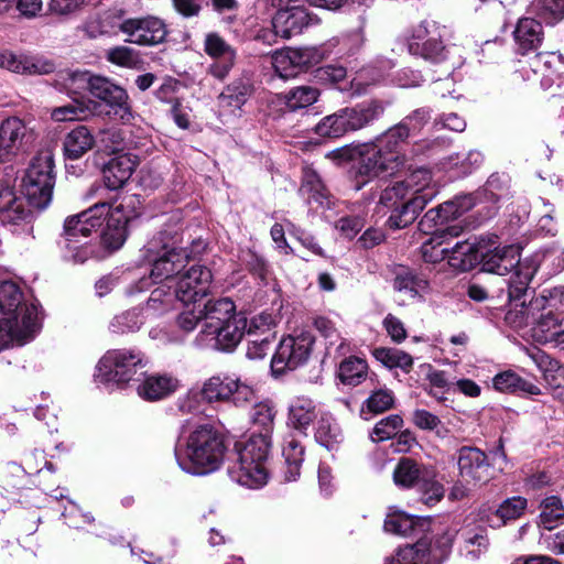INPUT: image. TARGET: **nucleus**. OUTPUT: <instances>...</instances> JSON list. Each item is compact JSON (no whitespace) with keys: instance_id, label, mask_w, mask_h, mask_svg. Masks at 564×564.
I'll return each instance as SVG.
<instances>
[{"instance_id":"680f3d73","label":"nucleus","mask_w":564,"mask_h":564,"mask_svg":"<svg viewBox=\"0 0 564 564\" xmlns=\"http://www.w3.org/2000/svg\"><path fill=\"white\" fill-rule=\"evenodd\" d=\"M525 508L527 499L522 497L517 496L506 499L496 510V517L499 519L498 525L519 518Z\"/></svg>"},{"instance_id":"0e129e2a","label":"nucleus","mask_w":564,"mask_h":564,"mask_svg":"<svg viewBox=\"0 0 564 564\" xmlns=\"http://www.w3.org/2000/svg\"><path fill=\"white\" fill-rule=\"evenodd\" d=\"M90 113V110L82 102L74 100L68 105L56 107L52 110L53 120L62 122L68 120H83Z\"/></svg>"},{"instance_id":"de8ad7c7","label":"nucleus","mask_w":564,"mask_h":564,"mask_svg":"<svg viewBox=\"0 0 564 564\" xmlns=\"http://www.w3.org/2000/svg\"><path fill=\"white\" fill-rule=\"evenodd\" d=\"M529 11L549 24H555L564 19V0H533Z\"/></svg>"},{"instance_id":"9d476101","label":"nucleus","mask_w":564,"mask_h":564,"mask_svg":"<svg viewBox=\"0 0 564 564\" xmlns=\"http://www.w3.org/2000/svg\"><path fill=\"white\" fill-rule=\"evenodd\" d=\"M315 338L308 330L295 332L283 337L271 360L273 375L281 376L305 365L311 357Z\"/></svg>"},{"instance_id":"f8f14e48","label":"nucleus","mask_w":564,"mask_h":564,"mask_svg":"<svg viewBox=\"0 0 564 564\" xmlns=\"http://www.w3.org/2000/svg\"><path fill=\"white\" fill-rule=\"evenodd\" d=\"M458 217H460V213L453 199L441 204L436 208L427 210L419 223L420 230L423 234L431 236V238L423 245L449 243L447 237H458L460 234V228L458 226L444 227L447 221Z\"/></svg>"},{"instance_id":"1a4fd4ad","label":"nucleus","mask_w":564,"mask_h":564,"mask_svg":"<svg viewBox=\"0 0 564 564\" xmlns=\"http://www.w3.org/2000/svg\"><path fill=\"white\" fill-rule=\"evenodd\" d=\"M452 543L453 539L448 533L434 541L423 538L413 544L399 547L393 555L386 558L384 564H442Z\"/></svg>"},{"instance_id":"20e7f679","label":"nucleus","mask_w":564,"mask_h":564,"mask_svg":"<svg viewBox=\"0 0 564 564\" xmlns=\"http://www.w3.org/2000/svg\"><path fill=\"white\" fill-rule=\"evenodd\" d=\"M225 452L221 434L213 426L204 424L189 433L184 447L175 448V458L185 473L206 475L221 466Z\"/></svg>"},{"instance_id":"ddd939ff","label":"nucleus","mask_w":564,"mask_h":564,"mask_svg":"<svg viewBox=\"0 0 564 564\" xmlns=\"http://www.w3.org/2000/svg\"><path fill=\"white\" fill-rule=\"evenodd\" d=\"M246 329L247 318L240 314L221 325L203 327L197 336V341L205 348L230 351L240 343Z\"/></svg>"},{"instance_id":"aec40b11","label":"nucleus","mask_w":564,"mask_h":564,"mask_svg":"<svg viewBox=\"0 0 564 564\" xmlns=\"http://www.w3.org/2000/svg\"><path fill=\"white\" fill-rule=\"evenodd\" d=\"M213 280L212 272L204 265H193L180 274L174 296L185 305L196 303L205 297Z\"/></svg>"},{"instance_id":"774afa93","label":"nucleus","mask_w":564,"mask_h":564,"mask_svg":"<svg viewBox=\"0 0 564 564\" xmlns=\"http://www.w3.org/2000/svg\"><path fill=\"white\" fill-rule=\"evenodd\" d=\"M98 140L102 149L109 153L118 154L124 150V134L118 128L104 129L98 134Z\"/></svg>"},{"instance_id":"39448f33","label":"nucleus","mask_w":564,"mask_h":564,"mask_svg":"<svg viewBox=\"0 0 564 564\" xmlns=\"http://www.w3.org/2000/svg\"><path fill=\"white\" fill-rule=\"evenodd\" d=\"M271 445L267 436H250L236 444V458L228 467L229 477L250 489L263 487L269 479L267 460Z\"/></svg>"},{"instance_id":"79ce46f5","label":"nucleus","mask_w":564,"mask_h":564,"mask_svg":"<svg viewBox=\"0 0 564 564\" xmlns=\"http://www.w3.org/2000/svg\"><path fill=\"white\" fill-rule=\"evenodd\" d=\"M393 288L398 292L405 293L410 297H422L429 291V282L426 279L417 276L412 271L402 270L397 273Z\"/></svg>"},{"instance_id":"393cba45","label":"nucleus","mask_w":564,"mask_h":564,"mask_svg":"<svg viewBox=\"0 0 564 564\" xmlns=\"http://www.w3.org/2000/svg\"><path fill=\"white\" fill-rule=\"evenodd\" d=\"M512 35L517 52L522 55L538 50L544 40V31L541 22L528 17L518 20Z\"/></svg>"},{"instance_id":"423d86ee","label":"nucleus","mask_w":564,"mask_h":564,"mask_svg":"<svg viewBox=\"0 0 564 564\" xmlns=\"http://www.w3.org/2000/svg\"><path fill=\"white\" fill-rule=\"evenodd\" d=\"M525 300L524 306L518 302L510 303L511 308L506 314V321L514 328H522L532 323L531 336L539 344H554L564 327V316L543 305L536 310L531 308V296Z\"/></svg>"},{"instance_id":"6e6552de","label":"nucleus","mask_w":564,"mask_h":564,"mask_svg":"<svg viewBox=\"0 0 564 564\" xmlns=\"http://www.w3.org/2000/svg\"><path fill=\"white\" fill-rule=\"evenodd\" d=\"M55 185L54 160L44 154L33 159L22 180V193L29 204L35 208H46L53 196Z\"/></svg>"},{"instance_id":"49530a36","label":"nucleus","mask_w":564,"mask_h":564,"mask_svg":"<svg viewBox=\"0 0 564 564\" xmlns=\"http://www.w3.org/2000/svg\"><path fill=\"white\" fill-rule=\"evenodd\" d=\"M319 90L312 86H297L283 95L285 107L291 111L306 108L317 101Z\"/></svg>"},{"instance_id":"6e6d98bb","label":"nucleus","mask_w":564,"mask_h":564,"mask_svg":"<svg viewBox=\"0 0 564 564\" xmlns=\"http://www.w3.org/2000/svg\"><path fill=\"white\" fill-rule=\"evenodd\" d=\"M403 419L399 414H391L376 423L370 433L372 442L380 443L393 438L402 429Z\"/></svg>"},{"instance_id":"2eb2a0df","label":"nucleus","mask_w":564,"mask_h":564,"mask_svg":"<svg viewBox=\"0 0 564 564\" xmlns=\"http://www.w3.org/2000/svg\"><path fill=\"white\" fill-rule=\"evenodd\" d=\"M322 58L323 54L316 47H289L272 54V66L279 77L290 79L317 65Z\"/></svg>"},{"instance_id":"7ed1b4c3","label":"nucleus","mask_w":564,"mask_h":564,"mask_svg":"<svg viewBox=\"0 0 564 564\" xmlns=\"http://www.w3.org/2000/svg\"><path fill=\"white\" fill-rule=\"evenodd\" d=\"M431 180L432 176L429 170L419 169L406 181L398 182L382 192L380 203L388 207L397 205L411 192V197L400 207L393 209L388 219L390 228H404L415 220L417 214L435 196V189L430 187Z\"/></svg>"},{"instance_id":"c9c22d12","label":"nucleus","mask_w":564,"mask_h":564,"mask_svg":"<svg viewBox=\"0 0 564 564\" xmlns=\"http://www.w3.org/2000/svg\"><path fill=\"white\" fill-rule=\"evenodd\" d=\"M425 521L405 512L389 513L384 521V530L389 533L409 536L423 530Z\"/></svg>"},{"instance_id":"13d9d810","label":"nucleus","mask_w":564,"mask_h":564,"mask_svg":"<svg viewBox=\"0 0 564 564\" xmlns=\"http://www.w3.org/2000/svg\"><path fill=\"white\" fill-rule=\"evenodd\" d=\"M543 305L564 316V285L555 286L544 291L542 295L531 299L532 310L543 307Z\"/></svg>"},{"instance_id":"58836bf2","label":"nucleus","mask_w":564,"mask_h":564,"mask_svg":"<svg viewBox=\"0 0 564 564\" xmlns=\"http://www.w3.org/2000/svg\"><path fill=\"white\" fill-rule=\"evenodd\" d=\"M276 411L270 401L256 403L251 410L250 419L253 427L259 429V433L253 432L250 436H267L269 445H271V434L274 426Z\"/></svg>"},{"instance_id":"e2e57ef3","label":"nucleus","mask_w":564,"mask_h":564,"mask_svg":"<svg viewBox=\"0 0 564 564\" xmlns=\"http://www.w3.org/2000/svg\"><path fill=\"white\" fill-rule=\"evenodd\" d=\"M275 318L271 313L262 312L247 321L246 333L250 337H262L268 334H274Z\"/></svg>"},{"instance_id":"cd10ccee","label":"nucleus","mask_w":564,"mask_h":564,"mask_svg":"<svg viewBox=\"0 0 564 564\" xmlns=\"http://www.w3.org/2000/svg\"><path fill=\"white\" fill-rule=\"evenodd\" d=\"M384 111L380 101L370 100L354 107L343 108L348 132L361 130L378 120Z\"/></svg>"},{"instance_id":"4d7b16f0","label":"nucleus","mask_w":564,"mask_h":564,"mask_svg":"<svg viewBox=\"0 0 564 564\" xmlns=\"http://www.w3.org/2000/svg\"><path fill=\"white\" fill-rule=\"evenodd\" d=\"M174 297L163 286H159L152 291L145 306L141 310L148 313V316L161 315L172 308Z\"/></svg>"},{"instance_id":"5fc2aeb1","label":"nucleus","mask_w":564,"mask_h":564,"mask_svg":"<svg viewBox=\"0 0 564 564\" xmlns=\"http://www.w3.org/2000/svg\"><path fill=\"white\" fill-rule=\"evenodd\" d=\"M315 132L324 138H340L348 133L343 109L324 117L315 127Z\"/></svg>"},{"instance_id":"603ef678","label":"nucleus","mask_w":564,"mask_h":564,"mask_svg":"<svg viewBox=\"0 0 564 564\" xmlns=\"http://www.w3.org/2000/svg\"><path fill=\"white\" fill-rule=\"evenodd\" d=\"M416 489L421 495L422 501L427 506H434L440 502L445 494L444 486L437 480V471L434 467Z\"/></svg>"},{"instance_id":"bb28decb","label":"nucleus","mask_w":564,"mask_h":564,"mask_svg":"<svg viewBox=\"0 0 564 564\" xmlns=\"http://www.w3.org/2000/svg\"><path fill=\"white\" fill-rule=\"evenodd\" d=\"M178 387L177 378L167 373H152L144 377L137 392L143 400L159 401L174 393Z\"/></svg>"},{"instance_id":"7c9ffc66","label":"nucleus","mask_w":564,"mask_h":564,"mask_svg":"<svg viewBox=\"0 0 564 564\" xmlns=\"http://www.w3.org/2000/svg\"><path fill=\"white\" fill-rule=\"evenodd\" d=\"M427 33L425 25H420L414 35V40L409 44V50L412 54L422 56L425 61L431 63H441L446 59L447 51L442 41L436 36H430L422 43L417 40H423Z\"/></svg>"},{"instance_id":"e433bc0d","label":"nucleus","mask_w":564,"mask_h":564,"mask_svg":"<svg viewBox=\"0 0 564 564\" xmlns=\"http://www.w3.org/2000/svg\"><path fill=\"white\" fill-rule=\"evenodd\" d=\"M205 319V326H217L229 322L231 317H236L241 313L236 312V306L230 299H218L208 301L202 308Z\"/></svg>"},{"instance_id":"c756f323","label":"nucleus","mask_w":564,"mask_h":564,"mask_svg":"<svg viewBox=\"0 0 564 564\" xmlns=\"http://www.w3.org/2000/svg\"><path fill=\"white\" fill-rule=\"evenodd\" d=\"M432 468L431 465L420 464L414 459L403 457L393 470V481L401 488H416Z\"/></svg>"},{"instance_id":"864d4df0","label":"nucleus","mask_w":564,"mask_h":564,"mask_svg":"<svg viewBox=\"0 0 564 564\" xmlns=\"http://www.w3.org/2000/svg\"><path fill=\"white\" fill-rule=\"evenodd\" d=\"M564 519V506L557 496L546 497L541 502L540 523L546 529L552 530Z\"/></svg>"},{"instance_id":"bf43d9fd","label":"nucleus","mask_w":564,"mask_h":564,"mask_svg":"<svg viewBox=\"0 0 564 564\" xmlns=\"http://www.w3.org/2000/svg\"><path fill=\"white\" fill-rule=\"evenodd\" d=\"M315 329L323 336L327 343V350L332 347H335V350H340L343 348V339L340 333L336 326V323L326 317V316H317L314 319Z\"/></svg>"},{"instance_id":"ea45409f","label":"nucleus","mask_w":564,"mask_h":564,"mask_svg":"<svg viewBox=\"0 0 564 564\" xmlns=\"http://www.w3.org/2000/svg\"><path fill=\"white\" fill-rule=\"evenodd\" d=\"M147 316L142 310L131 308L115 315L109 322L108 329L115 335H126L141 329Z\"/></svg>"},{"instance_id":"6ab92c4d","label":"nucleus","mask_w":564,"mask_h":564,"mask_svg":"<svg viewBox=\"0 0 564 564\" xmlns=\"http://www.w3.org/2000/svg\"><path fill=\"white\" fill-rule=\"evenodd\" d=\"M456 459L458 475L466 484L484 485L491 479L488 456L478 447H460L456 452Z\"/></svg>"},{"instance_id":"412c9836","label":"nucleus","mask_w":564,"mask_h":564,"mask_svg":"<svg viewBox=\"0 0 564 564\" xmlns=\"http://www.w3.org/2000/svg\"><path fill=\"white\" fill-rule=\"evenodd\" d=\"M357 175L364 177V183L382 174H393L398 169L393 160L386 156L383 149L376 142L359 143L357 149Z\"/></svg>"},{"instance_id":"2f4dec72","label":"nucleus","mask_w":564,"mask_h":564,"mask_svg":"<svg viewBox=\"0 0 564 564\" xmlns=\"http://www.w3.org/2000/svg\"><path fill=\"white\" fill-rule=\"evenodd\" d=\"M186 249H169L153 262L151 278L153 280H166L174 274H180L187 262Z\"/></svg>"},{"instance_id":"37998d69","label":"nucleus","mask_w":564,"mask_h":564,"mask_svg":"<svg viewBox=\"0 0 564 564\" xmlns=\"http://www.w3.org/2000/svg\"><path fill=\"white\" fill-rule=\"evenodd\" d=\"M315 440L327 449H334L343 440L341 431L333 416L322 415L317 422Z\"/></svg>"},{"instance_id":"dca6fc26","label":"nucleus","mask_w":564,"mask_h":564,"mask_svg":"<svg viewBox=\"0 0 564 564\" xmlns=\"http://www.w3.org/2000/svg\"><path fill=\"white\" fill-rule=\"evenodd\" d=\"M90 95L101 100L108 107L106 113L110 118L122 122L130 121L132 118L127 91L110 79L96 76L91 83Z\"/></svg>"},{"instance_id":"4c0bfd02","label":"nucleus","mask_w":564,"mask_h":564,"mask_svg":"<svg viewBox=\"0 0 564 564\" xmlns=\"http://www.w3.org/2000/svg\"><path fill=\"white\" fill-rule=\"evenodd\" d=\"M282 455L285 463L284 479L286 481L296 480L304 460L303 445L295 437L289 436L284 440Z\"/></svg>"},{"instance_id":"a19ab883","label":"nucleus","mask_w":564,"mask_h":564,"mask_svg":"<svg viewBox=\"0 0 564 564\" xmlns=\"http://www.w3.org/2000/svg\"><path fill=\"white\" fill-rule=\"evenodd\" d=\"M232 376H213L207 379L202 387V397L207 402L228 401L232 394V387H235Z\"/></svg>"},{"instance_id":"4468645a","label":"nucleus","mask_w":564,"mask_h":564,"mask_svg":"<svg viewBox=\"0 0 564 564\" xmlns=\"http://www.w3.org/2000/svg\"><path fill=\"white\" fill-rule=\"evenodd\" d=\"M109 212V204L99 203L79 214L68 216L64 220L62 236L68 242H80L83 238L99 231Z\"/></svg>"},{"instance_id":"338daca9","label":"nucleus","mask_w":564,"mask_h":564,"mask_svg":"<svg viewBox=\"0 0 564 564\" xmlns=\"http://www.w3.org/2000/svg\"><path fill=\"white\" fill-rule=\"evenodd\" d=\"M394 404L393 392L389 389L373 391L365 402V408L371 413H381L390 410Z\"/></svg>"},{"instance_id":"a18cd8bd","label":"nucleus","mask_w":564,"mask_h":564,"mask_svg":"<svg viewBox=\"0 0 564 564\" xmlns=\"http://www.w3.org/2000/svg\"><path fill=\"white\" fill-rule=\"evenodd\" d=\"M0 68L17 74H36L41 72L32 58L9 50L0 51Z\"/></svg>"},{"instance_id":"f3484780","label":"nucleus","mask_w":564,"mask_h":564,"mask_svg":"<svg viewBox=\"0 0 564 564\" xmlns=\"http://www.w3.org/2000/svg\"><path fill=\"white\" fill-rule=\"evenodd\" d=\"M122 34L126 42L140 46H153L164 42L167 35L165 23L152 15L123 19Z\"/></svg>"},{"instance_id":"473e14b6","label":"nucleus","mask_w":564,"mask_h":564,"mask_svg":"<svg viewBox=\"0 0 564 564\" xmlns=\"http://www.w3.org/2000/svg\"><path fill=\"white\" fill-rule=\"evenodd\" d=\"M95 137L86 126H77L64 138L63 151L67 159L78 160L95 145Z\"/></svg>"},{"instance_id":"c03bdc74","label":"nucleus","mask_w":564,"mask_h":564,"mask_svg":"<svg viewBox=\"0 0 564 564\" xmlns=\"http://www.w3.org/2000/svg\"><path fill=\"white\" fill-rule=\"evenodd\" d=\"M372 354L379 362L389 369L400 368L404 372H410L413 367V358L397 348L379 347Z\"/></svg>"},{"instance_id":"f257e3e1","label":"nucleus","mask_w":564,"mask_h":564,"mask_svg":"<svg viewBox=\"0 0 564 564\" xmlns=\"http://www.w3.org/2000/svg\"><path fill=\"white\" fill-rule=\"evenodd\" d=\"M42 326L40 304L11 280L0 283V351L33 340Z\"/></svg>"},{"instance_id":"4be33fe9","label":"nucleus","mask_w":564,"mask_h":564,"mask_svg":"<svg viewBox=\"0 0 564 564\" xmlns=\"http://www.w3.org/2000/svg\"><path fill=\"white\" fill-rule=\"evenodd\" d=\"M124 11L109 9L88 17L82 24V32L89 39L111 36L120 31L122 33Z\"/></svg>"},{"instance_id":"72a5a7b5","label":"nucleus","mask_w":564,"mask_h":564,"mask_svg":"<svg viewBox=\"0 0 564 564\" xmlns=\"http://www.w3.org/2000/svg\"><path fill=\"white\" fill-rule=\"evenodd\" d=\"M494 388L503 393H527L531 395L540 394V388L534 383L521 378L512 370H506L497 373L492 378Z\"/></svg>"},{"instance_id":"8fccbe9b","label":"nucleus","mask_w":564,"mask_h":564,"mask_svg":"<svg viewBox=\"0 0 564 564\" xmlns=\"http://www.w3.org/2000/svg\"><path fill=\"white\" fill-rule=\"evenodd\" d=\"M301 191L308 195V199L321 206H329V195L319 176L312 169L304 171Z\"/></svg>"},{"instance_id":"69168bd1","label":"nucleus","mask_w":564,"mask_h":564,"mask_svg":"<svg viewBox=\"0 0 564 564\" xmlns=\"http://www.w3.org/2000/svg\"><path fill=\"white\" fill-rule=\"evenodd\" d=\"M30 210L25 207L22 198L17 197L15 202L0 212V221L3 225L26 224L30 218Z\"/></svg>"},{"instance_id":"a211bd4d","label":"nucleus","mask_w":564,"mask_h":564,"mask_svg":"<svg viewBox=\"0 0 564 564\" xmlns=\"http://www.w3.org/2000/svg\"><path fill=\"white\" fill-rule=\"evenodd\" d=\"M33 132L19 117L0 121V162H9L33 141Z\"/></svg>"},{"instance_id":"3c124183","label":"nucleus","mask_w":564,"mask_h":564,"mask_svg":"<svg viewBox=\"0 0 564 564\" xmlns=\"http://www.w3.org/2000/svg\"><path fill=\"white\" fill-rule=\"evenodd\" d=\"M367 362L358 357H350L339 366V378L343 383L357 386L366 379Z\"/></svg>"},{"instance_id":"0eeeda50","label":"nucleus","mask_w":564,"mask_h":564,"mask_svg":"<svg viewBox=\"0 0 564 564\" xmlns=\"http://www.w3.org/2000/svg\"><path fill=\"white\" fill-rule=\"evenodd\" d=\"M147 365L144 354L138 349H110L99 359L94 377L99 383L123 388Z\"/></svg>"},{"instance_id":"f03ea898","label":"nucleus","mask_w":564,"mask_h":564,"mask_svg":"<svg viewBox=\"0 0 564 564\" xmlns=\"http://www.w3.org/2000/svg\"><path fill=\"white\" fill-rule=\"evenodd\" d=\"M523 249H486L480 252L478 264L481 271L506 275L514 270L509 280L508 295L510 303L522 306L530 296L529 284L539 267V254L535 252L523 257Z\"/></svg>"},{"instance_id":"c85d7f7f","label":"nucleus","mask_w":564,"mask_h":564,"mask_svg":"<svg viewBox=\"0 0 564 564\" xmlns=\"http://www.w3.org/2000/svg\"><path fill=\"white\" fill-rule=\"evenodd\" d=\"M318 409L316 402L306 397H294L288 406V424L292 427L305 431L317 419Z\"/></svg>"},{"instance_id":"9b49d317","label":"nucleus","mask_w":564,"mask_h":564,"mask_svg":"<svg viewBox=\"0 0 564 564\" xmlns=\"http://www.w3.org/2000/svg\"><path fill=\"white\" fill-rule=\"evenodd\" d=\"M304 2L305 0H271L272 8L276 10L272 19L276 35L289 40L319 22L316 15L310 13Z\"/></svg>"},{"instance_id":"09e8293b","label":"nucleus","mask_w":564,"mask_h":564,"mask_svg":"<svg viewBox=\"0 0 564 564\" xmlns=\"http://www.w3.org/2000/svg\"><path fill=\"white\" fill-rule=\"evenodd\" d=\"M481 249H447V264L457 272L473 270L478 265Z\"/></svg>"},{"instance_id":"5701e85b","label":"nucleus","mask_w":564,"mask_h":564,"mask_svg":"<svg viewBox=\"0 0 564 564\" xmlns=\"http://www.w3.org/2000/svg\"><path fill=\"white\" fill-rule=\"evenodd\" d=\"M137 165V155L130 153H120L111 158L102 169V177L106 187L111 191L123 187Z\"/></svg>"},{"instance_id":"052dcab7","label":"nucleus","mask_w":564,"mask_h":564,"mask_svg":"<svg viewBox=\"0 0 564 564\" xmlns=\"http://www.w3.org/2000/svg\"><path fill=\"white\" fill-rule=\"evenodd\" d=\"M204 46L205 52L215 59L236 58V51L217 33H208Z\"/></svg>"},{"instance_id":"b1692460","label":"nucleus","mask_w":564,"mask_h":564,"mask_svg":"<svg viewBox=\"0 0 564 564\" xmlns=\"http://www.w3.org/2000/svg\"><path fill=\"white\" fill-rule=\"evenodd\" d=\"M253 94V84L247 73L232 79L219 94L218 105L231 113L241 110L242 106Z\"/></svg>"},{"instance_id":"f704fd0d","label":"nucleus","mask_w":564,"mask_h":564,"mask_svg":"<svg viewBox=\"0 0 564 564\" xmlns=\"http://www.w3.org/2000/svg\"><path fill=\"white\" fill-rule=\"evenodd\" d=\"M108 215L110 217L106 228L101 231L104 245L105 247H122L128 236V219L122 215V206L119 205L112 210L110 209Z\"/></svg>"},{"instance_id":"a878e982","label":"nucleus","mask_w":564,"mask_h":564,"mask_svg":"<svg viewBox=\"0 0 564 564\" xmlns=\"http://www.w3.org/2000/svg\"><path fill=\"white\" fill-rule=\"evenodd\" d=\"M410 138L408 128L400 122L382 134L378 135L372 142H376L383 149L386 156L393 160V165L399 170L405 162L403 147Z\"/></svg>"}]
</instances>
